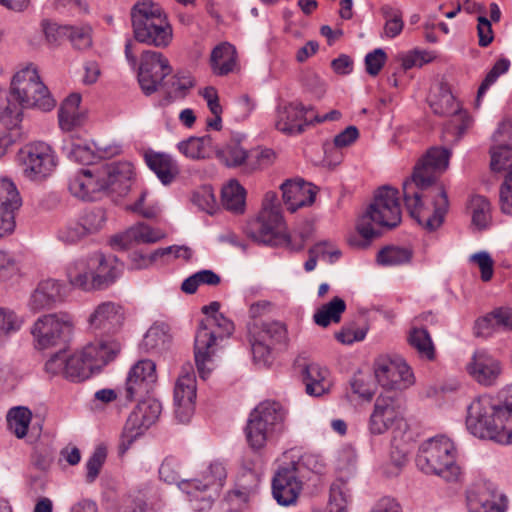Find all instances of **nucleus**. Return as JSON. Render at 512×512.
<instances>
[{"label":"nucleus","mask_w":512,"mask_h":512,"mask_svg":"<svg viewBox=\"0 0 512 512\" xmlns=\"http://www.w3.org/2000/svg\"><path fill=\"white\" fill-rule=\"evenodd\" d=\"M42 26L46 40L51 45H58L64 39H67V34L70 30V25H60L57 23L43 22Z\"/></svg>","instance_id":"680f3d73"},{"label":"nucleus","mask_w":512,"mask_h":512,"mask_svg":"<svg viewBox=\"0 0 512 512\" xmlns=\"http://www.w3.org/2000/svg\"><path fill=\"white\" fill-rule=\"evenodd\" d=\"M170 335L164 323H154L145 333L141 348L147 353H161L168 348Z\"/></svg>","instance_id":"4c0bfd02"},{"label":"nucleus","mask_w":512,"mask_h":512,"mask_svg":"<svg viewBox=\"0 0 512 512\" xmlns=\"http://www.w3.org/2000/svg\"><path fill=\"white\" fill-rule=\"evenodd\" d=\"M287 410L274 400L260 402L249 414L245 436L249 447L262 450L267 443L278 439L286 430Z\"/></svg>","instance_id":"0eeeda50"},{"label":"nucleus","mask_w":512,"mask_h":512,"mask_svg":"<svg viewBox=\"0 0 512 512\" xmlns=\"http://www.w3.org/2000/svg\"><path fill=\"white\" fill-rule=\"evenodd\" d=\"M204 318L199 322L194 340V357L200 378L206 380L212 370L210 364L215 353L216 340L228 337L234 324L224 315Z\"/></svg>","instance_id":"9d476101"},{"label":"nucleus","mask_w":512,"mask_h":512,"mask_svg":"<svg viewBox=\"0 0 512 512\" xmlns=\"http://www.w3.org/2000/svg\"><path fill=\"white\" fill-rule=\"evenodd\" d=\"M413 251L408 247L386 246L377 254V262L382 266H398L411 261Z\"/></svg>","instance_id":"a18cd8bd"},{"label":"nucleus","mask_w":512,"mask_h":512,"mask_svg":"<svg viewBox=\"0 0 512 512\" xmlns=\"http://www.w3.org/2000/svg\"><path fill=\"white\" fill-rule=\"evenodd\" d=\"M105 220V213L101 209L86 211L78 219L59 228L57 239L64 244H76L99 232L103 228Z\"/></svg>","instance_id":"6ab92c4d"},{"label":"nucleus","mask_w":512,"mask_h":512,"mask_svg":"<svg viewBox=\"0 0 512 512\" xmlns=\"http://www.w3.org/2000/svg\"><path fill=\"white\" fill-rule=\"evenodd\" d=\"M18 160L23 176L41 183L50 177L58 165V158L53 148L42 141L26 144L18 152Z\"/></svg>","instance_id":"ddd939ff"},{"label":"nucleus","mask_w":512,"mask_h":512,"mask_svg":"<svg viewBox=\"0 0 512 512\" xmlns=\"http://www.w3.org/2000/svg\"><path fill=\"white\" fill-rule=\"evenodd\" d=\"M507 414L502 402L488 395L479 396L467 407L466 427L476 437L512 444V430L505 421Z\"/></svg>","instance_id":"20e7f679"},{"label":"nucleus","mask_w":512,"mask_h":512,"mask_svg":"<svg viewBox=\"0 0 512 512\" xmlns=\"http://www.w3.org/2000/svg\"><path fill=\"white\" fill-rule=\"evenodd\" d=\"M381 13L385 19L381 38L394 39L398 37L404 29L402 11L399 8L385 5L381 8Z\"/></svg>","instance_id":"c03bdc74"},{"label":"nucleus","mask_w":512,"mask_h":512,"mask_svg":"<svg viewBox=\"0 0 512 512\" xmlns=\"http://www.w3.org/2000/svg\"><path fill=\"white\" fill-rule=\"evenodd\" d=\"M288 464L293 466V469L303 480L307 479L310 472L320 473L323 468L321 459L311 453H304L297 457L296 460H291Z\"/></svg>","instance_id":"603ef678"},{"label":"nucleus","mask_w":512,"mask_h":512,"mask_svg":"<svg viewBox=\"0 0 512 512\" xmlns=\"http://www.w3.org/2000/svg\"><path fill=\"white\" fill-rule=\"evenodd\" d=\"M328 375L329 371L321 365L317 363L307 364L302 371L306 393L314 397L327 393L330 389Z\"/></svg>","instance_id":"c9c22d12"},{"label":"nucleus","mask_w":512,"mask_h":512,"mask_svg":"<svg viewBox=\"0 0 512 512\" xmlns=\"http://www.w3.org/2000/svg\"><path fill=\"white\" fill-rule=\"evenodd\" d=\"M304 480L288 463L281 465L272 480V494L279 505L294 504L302 490Z\"/></svg>","instance_id":"5701e85b"},{"label":"nucleus","mask_w":512,"mask_h":512,"mask_svg":"<svg viewBox=\"0 0 512 512\" xmlns=\"http://www.w3.org/2000/svg\"><path fill=\"white\" fill-rule=\"evenodd\" d=\"M62 152L69 160L84 165L92 164L96 159L95 153L88 144L73 137L64 140Z\"/></svg>","instance_id":"a19ab883"},{"label":"nucleus","mask_w":512,"mask_h":512,"mask_svg":"<svg viewBox=\"0 0 512 512\" xmlns=\"http://www.w3.org/2000/svg\"><path fill=\"white\" fill-rule=\"evenodd\" d=\"M210 67L214 75L227 76L238 66V55L235 46L228 42L216 45L211 51Z\"/></svg>","instance_id":"473e14b6"},{"label":"nucleus","mask_w":512,"mask_h":512,"mask_svg":"<svg viewBox=\"0 0 512 512\" xmlns=\"http://www.w3.org/2000/svg\"><path fill=\"white\" fill-rule=\"evenodd\" d=\"M81 96L71 94L61 104L58 110L59 126L63 131H72L82 125L84 114L79 110Z\"/></svg>","instance_id":"e433bc0d"},{"label":"nucleus","mask_w":512,"mask_h":512,"mask_svg":"<svg viewBox=\"0 0 512 512\" xmlns=\"http://www.w3.org/2000/svg\"><path fill=\"white\" fill-rule=\"evenodd\" d=\"M120 350V343L115 340H96L69 356L62 350L53 354L47 360L45 370L53 376L62 375L71 382H82L114 360Z\"/></svg>","instance_id":"f03ea898"},{"label":"nucleus","mask_w":512,"mask_h":512,"mask_svg":"<svg viewBox=\"0 0 512 512\" xmlns=\"http://www.w3.org/2000/svg\"><path fill=\"white\" fill-rule=\"evenodd\" d=\"M196 399V377L190 364L182 368L175 388H174V407L175 416L181 423L190 420L194 412V403Z\"/></svg>","instance_id":"aec40b11"},{"label":"nucleus","mask_w":512,"mask_h":512,"mask_svg":"<svg viewBox=\"0 0 512 512\" xmlns=\"http://www.w3.org/2000/svg\"><path fill=\"white\" fill-rule=\"evenodd\" d=\"M67 39L74 48L84 50L91 46V27L89 25H70Z\"/></svg>","instance_id":"6e6d98bb"},{"label":"nucleus","mask_w":512,"mask_h":512,"mask_svg":"<svg viewBox=\"0 0 512 512\" xmlns=\"http://www.w3.org/2000/svg\"><path fill=\"white\" fill-rule=\"evenodd\" d=\"M490 167L494 172L509 170L512 167V150L508 146L492 148Z\"/></svg>","instance_id":"4d7b16f0"},{"label":"nucleus","mask_w":512,"mask_h":512,"mask_svg":"<svg viewBox=\"0 0 512 512\" xmlns=\"http://www.w3.org/2000/svg\"><path fill=\"white\" fill-rule=\"evenodd\" d=\"M510 68V61L507 58H501L496 61L490 71L486 74L477 92V102L485 95L486 91L493 85L499 76L505 74Z\"/></svg>","instance_id":"5fc2aeb1"},{"label":"nucleus","mask_w":512,"mask_h":512,"mask_svg":"<svg viewBox=\"0 0 512 512\" xmlns=\"http://www.w3.org/2000/svg\"><path fill=\"white\" fill-rule=\"evenodd\" d=\"M416 464L425 474L437 475L447 482H457L461 477L454 443L443 435L429 438L420 445Z\"/></svg>","instance_id":"1a4fd4ad"},{"label":"nucleus","mask_w":512,"mask_h":512,"mask_svg":"<svg viewBox=\"0 0 512 512\" xmlns=\"http://www.w3.org/2000/svg\"><path fill=\"white\" fill-rule=\"evenodd\" d=\"M401 219L398 190L390 186L379 188L374 195L373 202L357 223V231L364 239L362 246L367 247L371 240L378 236L372 222L381 227L392 229L400 224Z\"/></svg>","instance_id":"6e6552de"},{"label":"nucleus","mask_w":512,"mask_h":512,"mask_svg":"<svg viewBox=\"0 0 512 512\" xmlns=\"http://www.w3.org/2000/svg\"><path fill=\"white\" fill-rule=\"evenodd\" d=\"M312 112V106H304L298 101L280 105L276 113L275 127L287 135L300 134L312 124Z\"/></svg>","instance_id":"412c9836"},{"label":"nucleus","mask_w":512,"mask_h":512,"mask_svg":"<svg viewBox=\"0 0 512 512\" xmlns=\"http://www.w3.org/2000/svg\"><path fill=\"white\" fill-rule=\"evenodd\" d=\"M495 331H499L496 319L493 317V310L485 316L476 320L474 333L478 337H490Z\"/></svg>","instance_id":"69168bd1"},{"label":"nucleus","mask_w":512,"mask_h":512,"mask_svg":"<svg viewBox=\"0 0 512 512\" xmlns=\"http://www.w3.org/2000/svg\"><path fill=\"white\" fill-rule=\"evenodd\" d=\"M62 285L54 279L41 281L29 299V308L33 312L52 308L62 300Z\"/></svg>","instance_id":"7c9ffc66"},{"label":"nucleus","mask_w":512,"mask_h":512,"mask_svg":"<svg viewBox=\"0 0 512 512\" xmlns=\"http://www.w3.org/2000/svg\"><path fill=\"white\" fill-rule=\"evenodd\" d=\"M123 264L115 256H104L100 252L79 258L67 267L70 284L85 291L106 288L120 276Z\"/></svg>","instance_id":"39448f33"},{"label":"nucleus","mask_w":512,"mask_h":512,"mask_svg":"<svg viewBox=\"0 0 512 512\" xmlns=\"http://www.w3.org/2000/svg\"><path fill=\"white\" fill-rule=\"evenodd\" d=\"M139 402L130 414L125 429H147L159 418L162 411V404L155 398L137 399Z\"/></svg>","instance_id":"c756f323"},{"label":"nucleus","mask_w":512,"mask_h":512,"mask_svg":"<svg viewBox=\"0 0 512 512\" xmlns=\"http://www.w3.org/2000/svg\"><path fill=\"white\" fill-rule=\"evenodd\" d=\"M387 60V54L382 48H376L365 56L366 71L371 76H377Z\"/></svg>","instance_id":"e2e57ef3"},{"label":"nucleus","mask_w":512,"mask_h":512,"mask_svg":"<svg viewBox=\"0 0 512 512\" xmlns=\"http://www.w3.org/2000/svg\"><path fill=\"white\" fill-rule=\"evenodd\" d=\"M284 231L285 222L277 195L268 192L261 211L247 224V235L259 244L278 246L284 240Z\"/></svg>","instance_id":"9b49d317"},{"label":"nucleus","mask_w":512,"mask_h":512,"mask_svg":"<svg viewBox=\"0 0 512 512\" xmlns=\"http://www.w3.org/2000/svg\"><path fill=\"white\" fill-rule=\"evenodd\" d=\"M249 342L253 360L265 365L270 361L272 350L286 344L287 329L280 321L253 323L249 326Z\"/></svg>","instance_id":"4468645a"},{"label":"nucleus","mask_w":512,"mask_h":512,"mask_svg":"<svg viewBox=\"0 0 512 512\" xmlns=\"http://www.w3.org/2000/svg\"><path fill=\"white\" fill-rule=\"evenodd\" d=\"M431 59L427 51L415 49L401 56V65L404 70H409L416 66L422 67L430 62Z\"/></svg>","instance_id":"0e129e2a"},{"label":"nucleus","mask_w":512,"mask_h":512,"mask_svg":"<svg viewBox=\"0 0 512 512\" xmlns=\"http://www.w3.org/2000/svg\"><path fill=\"white\" fill-rule=\"evenodd\" d=\"M471 260L476 262L481 271V279L489 281L493 276V260L487 252H478L471 256Z\"/></svg>","instance_id":"338daca9"},{"label":"nucleus","mask_w":512,"mask_h":512,"mask_svg":"<svg viewBox=\"0 0 512 512\" xmlns=\"http://www.w3.org/2000/svg\"><path fill=\"white\" fill-rule=\"evenodd\" d=\"M409 345L414 348L420 357L427 360L435 358V348L427 329L412 327L407 337Z\"/></svg>","instance_id":"37998d69"},{"label":"nucleus","mask_w":512,"mask_h":512,"mask_svg":"<svg viewBox=\"0 0 512 512\" xmlns=\"http://www.w3.org/2000/svg\"><path fill=\"white\" fill-rule=\"evenodd\" d=\"M171 72L169 60L161 52L145 50L141 53L138 82L145 95L149 96L158 91Z\"/></svg>","instance_id":"dca6fc26"},{"label":"nucleus","mask_w":512,"mask_h":512,"mask_svg":"<svg viewBox=\"0 0 512 512\" xmlns=\"http://www.w3.org/2000/svg\"><path fill=\"white\" fill-rule=\"evenodd\" d=\"M54 460V450L48 445H37L31 455V462L40 471H47Z\"/></svg>","instance_id":"13d9d810"},{"label":"nucleus","mask_w":512,"mask_h":512,"mask_svg":"<svg viewBox=\"0 0 512 512\" xmlns=\"http://www.w3.org/2000/svg\"><path fill=\"white\" fill-rule=\"evenodd\" d=\"M194 84V80L188 72L177 73L168 80L164 79L159 87V90L165 94L160 105L166 106L176 99L184 98Z\"/></svg>","instance_id":"f704fd0d"},{"label":"nucleus","mask_w":512,"mask_h":512,"mask_svg":"<svg viewBox=\"0 0 512 512\" xmlns=\"http://www.w3.org/2000/svg\"><path fill=\"white\" fill-rule=\"evenodd\" d=\"M20 319L13 311L0 308V337L17 332L22 326Z\"/></svg>","instance_id":"bf43d9fd"},{"label":"nucleus","mask_w":512,"mask_h":512,"mask_svg":"<svg viewBox=\"0 0 512 512\" xmlns=\"http://www.w3.org/2000/svg\"><path fill=\"white\" fill-rule=\"evenodd\" d=\"M162 238V235L155 231L152 227L139 223L124 233L115 235L111 239V245L114 248L127 249L134 243H154Z\"/></svg>","instance_id":"72a5a7b5"},{"label":"nucleus","mask_w":512,"mask_h":512,"mask_svg":"<svg viewBox=\"0 0 512 512\" xmlns=\"http://www.w3.org/2000/svg\"><path fill=\"white\" fill-rule=\"evenodd\" d=\"M101 171L94 173L90 169H81L71 176L68 188L71 194L81 200L93 201L103 191Z\"/></svg>","instance_id":"cd10ccee"},{"label":"nucleus","mask_w":512,"mask_h":512,"mask_svg":"<svg viewBox=\"0 0 512 512\" xmlns=\"http://www.w3.org/2000/svg\"><path fill=\"white\" fill-rule=\"evenodd\" d=\"M179 463L174 457H166L159 468V477L168 484H177L186 493L195 510L203 511L212 506L226 480V469L220 462H212L202 472L201 479L181 480Z\"/></svg>","instance_id":"7ed1b4c3"},{"label":"nucleus","mask_w":512,"mask_h":512,"mask_svg":"<svg viewBox=\"0 0 512 512\" xmlns=\"http://www.w3.org/2000/svg\"><path fill=\"white\" fill-rule=\"evenodd\" d=\"M144 159L163 185L171 184L180 172L176 160L167 153L150 150L145 153Z\"/></svg>","instance_id":"2f4dec72"},{"label":"nucleus","mask_w":512,"mask_h":512,"mask_svg":"<svg viewBox=\"0 0 512 512\" xmlns=\"http://www.w3.org/2000/svg\"><path fill=\"white\" fill-rule=\"evenodd\" d=\"M246 191L237 180H230L221 192V200L225 209L234 213H242L245 208Z\"/></svg>","instance_id":"ea45409f"},{"label":"nucleus","mask_w":512,"mask_h":512,"mask_svg":"<svg viewBox=\"0 0 512 512\" xmlns=\"http://www.w3.org/2000/svg\"><path fill=\"white\" fill-rule=\"evenodd\" d=\"M505 503H498L494 499H479L470 504V512H505Z\"/></svg>","instance_id":"774afa93"},{"label":"nucleus","mask_w":512,"mask_h":512,"mask_svg":"<svg viewBox=\"0 0 512 512\" xmlns=\"http://www.w3.org/2000/svg\"><path fill=\"white\" fill-rule=\"evenodd\" d=\"M430 107L434 114L439 116H453L450 124L446 127V133L455 135L459 140L470 124L469 116L460 111L459 103L455 100L451 92L442 91L439 95L430 100Z\"/></svg>","instance_id":"4be33fe9"},{"label":"nucleus","mask_w":512,"mask_h":512,"mask_svg":"<svg viewBox=\"0 0 512 512\" xmlns=\"http://www.w3.org/2000/svg\"><path fill=\"white\" fill-rule=\"evenodd\" d=\"M217 158L227 167H237L247 159V151L241 147L238 140H232L216 150Z\"/></svg>","instance_id":"49530a36"},{"label":"nucleus","mask_w":512,"mask_h":512,"mask_svg":"<svg viewBox=\"0 0 512 512\" xmlns=\"http://www.w3.org/2000/svg\"><path fill=\"white\" fill-rule=\"evenodd\" d=\"M472 223L479 229L486 228L491 221V205L483 196L475 195L470 200Z\"/></svg>","instance_id":"8fccbe9b"},{"label":"nucleus","mask_w":512,"mask_h":512,"mask_svg":"<svg viewBox=\"0 0 512 512\" xmlns=\"http://www.w3.org/2000/svg\"><path fill=\"white\" fill-rule=\"evenodd\" d=\"M352 501L351 490L342 480L335 481L330 488V512H347Z\"/></svg>","instance_id":"de8ad7c7"},{"label":"nucleus","mask_w":512,"mask_h":512,"mask_svg":"<svg viewBox=\"0 0 512 512\" xmlns=\"http://www.w3.org/2000/svg\"><path fill=\"white\" fill-rule=\"evenodd\" d=\"M374 373L378 383L388 390H404L415 382L411 368L402 358L378 359Z\"/></svg>","instance_id":"a211bd4d"},{"label":"nucleus","mask_w":512,"mask_h":512,"mask_svg":"<svg viewBox=\"0 0 512 512\" xmlns=\"http://www.w3.org/2000/svg\"><path fill=\"white\" fill-rule=\"evenodd\" d=\"M467 370L479 384L491 386L501 374V365L488 351L482 349L474 353Z\"/></svg>","instance_id":"a878e982"},{"label":"nucleus","mask_w":512,"mask_h":512,"mask_svg":"<svg viewBox=\"0 0 512 512\" xmlns=\"http://www.w3.org/2000/svg\"><path fill=\"white\" fill-rule=\"evenodd\" d=\"M135 41L158 48L169 46L173 29L163 8L152 0L137 1L131 9Z\"/></svg>","instance_id":"423d86ee"},{"label":"nucleus","mask_w":512,"mask_h":512,"mask_svg":"<svg viewBox=\"0 0 512 512\" xmlns=\"http://www.w3.org/2000/svg\"><path fill=\"white\" fill-rule=\"evenodd\" d=\"M281 190L283 201L291 212L310 206L315 201L316 186L302 179L286 180L281 185Z\"/></svg>","instance_id":"bb28decb"},{"label":"nucleus","mask_w":512,"mask_h":512,"mask_svg":"<svg viewBox=\"0 0 512 512\" xmlns=\"http://www.w3.org/2000/svg\"><path fill=\"white\" fill-rule=\"evenodd\" d=\"M22 200L16 185L7 178L0 179V208L16 212Z\"/></svg>","instance_id":"3c124183"},{"label":"nucleus","mask_w":512,"mask_h":512,"mask_svg":"<svg viewBox=\"0 0 512 512\" xmlns=\"http://www.w3.org/2000/svg\"><path fill=\"white\" fill-rule=\"evenodd\" d=\"M132 176L130 164L111 165L107 170L101 171V184H105L103 191L120 197L125 196L131 188Z\"/></svg>","instance_id":"c85d7f7f"},{"label":"nucleus","mask_w":512,"mask_h":512,"mask_svg":"<svg viewBox=\"0 0 512 512\" xmlns=\"http://www.w3.org/2000/svg\"><path fill=\"white\" fill-rule=\"evenodd\" d=\"M107 458V449L103 445L97 446L86 462V482L93 483L101 471Z\"/></svg>","instance_id":"864d4df0"},{"label":"nucleus","mask_w":512,"mask_h":512,"mask_svg":"<svg viewBox=\"0 0 512 512\" xmlns=\"http://www.w3.org/2000/svg\"><path fill=\"white\" fill-rule=\"evenodd\" d=\"M157 382L156 364L149 359L136 362L128 371L122 394L128 401L148 396Z\"/></svg>","instance_id":"f3484780"},{"label":"nucleus","mask_w":512,"mask_h":512,"mask_svg":"<svg viewBox=\"0 0 512 512\" xmlns=\"http://www.w3.org/2000/svg\"><path fill=\"white\" fill-rule=\"evenodd\" d=\"M31 421V412L26 407L12 408L7 414V424L17 438H23Z\"/></svg>","instance_id":"09e8293b"},{"label":"nucleus","mask_w":512,"mask_h":512,"mask_svg":"<svg viewBox=\"0 0 512 512\" xmlns=\"http://www.w3.org/2000/svg\"><path fill=\"white\" fill-rule=\"evenodd\" d=\"M124 315L122 307L112 301L100 303L89 316V327L95 333L111 334L122 325Z\"/></svg>","instance_id":"393cba45"},{"label":"nucleus","mask_w":512,"mask_h":512,"mask_svg":"<svg viewBox=\"0 0 512 512\" xmlns=\"http://www.w3.org/2000/svg\"><path fill=\"white\" fill-rule=\"evenodd\" d=\"M21 104L11 95V90L0 89V122L15 126L22 116Z\"/></svg>","instance_id":"79ce46f5"},{"label":"nucleus","mask_w":512,"mask_h":512,"mask_svg":"<svg viewBox=\"0 0 512 512\" xmlns=\"http://www.w3.org/2000/svg\"><path fill=\"white\" fill-rule=\"evenodd\" d=\"M402 421L398 400L391 395H379L368 422V430L372 435H381L395 423Z\"/></svg>","instance_id":"b1692460"},{"label":"nucleus","mask_w":512,"mask_h":512,"mask_svg":"<svg viewBox=\"0 0 512 512\" xmlns=\"http://www.w3.org/2000/svg\"><path fill=\"white\" fill-rule=\"evenodd\" d=\"M166 256H172L174 259L182 258L189 260L192 257V250L185 245H171L158 248L151 253V259L157 260Z\"/></svg>","instance_id":"052dcab7"},{"label":"nucleus","mask_w":512,"mask_h":512,"mask_svg":"<svg viewBox=\"0 0 512 512\" xmlns=\"http://www.w3.org/2000/svg\"><path fill=\"white\" fill-rule=\"evenodd\" d=\"M346 310L345 301L335 296L331 301L322 305L313 315L314 322L321 326L327 327L331 323H338L341 320V315Z\"/></svg>","instance_id":"58836bf2"},{"label":"nucleus","mask_w":512,"mask_h":512,"mask_svg":"<svg viewBox=\"0 0 512 512\" xmlns=\"http://www.w3.org/2000/svg\"><path fill=\"white\" fill-rule=\"evenodd\" d=\"M450 156L451 151L447 148H430L402 185L406 209L428 232L442 226L449 210L447 191L437 183V178L448 167Z\"/></svg>","instance_id":"f257e3e1"},{"label":"nucleus","mask_w":512,"mask_h":512,"mask_svg":"<svg viewBox=\"0 0 512 512\" xmlns=\"http://www.w3.org/2000/svg\"><path fill=\"white\" fill-rule=\"evenodd\" d=\"M11 95L23 108H37L50 111L55 107V100L41 81L37 69L32 65L16 72L11 80Z\"/></svg>","instance_id":"f8f14e48"},{"label":"nucleus","mask_w":512,"mask_h":512,"mask_svg":"<svg viewBox=\"0 0 512 512\" xmlns=\"http://www.w3.org/2000/svg\"><path fill=\"white\" fill-rule=\"evenodd\" d=\"M73 328L68 314H47L34 323L31 333L38 349H47L67 341Z\"/></svg>","instance_id":"2eb2a0df"}]
</instances>
